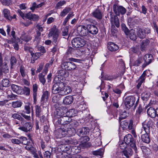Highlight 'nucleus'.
I'll return each mask as SVG.
<instances>
[{
	"mask_svg": "<svg viewBox=\"0 0 158 158\" xmlns=\"http://www.w3.org/2000/svg\"><path fill=\"white\" fill-rule=\"evenodd\" d=\"M12 117L15 119H16L22 121L23 119L19 114L15 113L12 114Z\"/></svg>",
	"mask_w": 158,
	"mask_h": 158,
	"instance_id": "46",
	"label": "nucleus"
},
{
	"mask_svg": "<svg viewBox=\"0 0 158 158\" xmlns=\"http://www.w3.org/2000/svg\"><path fill=\"white\" fill-rule=\"evenodd\" d=\"M121 27L125 34L127 35H128L129 33V30L126 27L125 25L124 24H122L121 25Z\"/></svg>",
	"mask_w": 158,
	"mask_h": 158,
	"instance_id": "56",
	"label": "nucleus"
},
{
	"mask_svg": "<svg viewBox=\"0 0 158 158\" xmlns=\"http://www.w3.org/2000/svg\"><path fill=\"white\" fill-rule=\"evenodd\" d=\"M16 58L14 56H12L10 59V68L11 69L14 68L16 63Z\"/></svg>",
	"mask_w": 158,
	"mask_h": 158,
	"instance_id": "39",
	"label": "nucleus"
},
{
	"mask_svg": "<svg viewBox=\"0 0 158 158\" xmlns=\"http://www.w3.org/2000/svg\"><path fill=\"white\" fill-rule=\"evenodd\" d=\"M119 145L120 148L123 150L128 147L127 146H128L127 144L124 142H122L121 143H120Z\"/></svg>",
	"mask_w": 158,
	"mask_h": 158,
	"instance_id": "48",
	"label": "nucleus"
},
{
	"mask_svg": "<svg viewBox=\"0 0 158 158\" xmlns=\"http://www.w3.org/2000/svg\"><path fill=\"white\" fill-rule=\"evenodd\" d=\"M68 27H66L64 29V30L62 32V35L63 36H66L68 35Z\"/></svg>",
	"mask_w": 158,
	"mask_h": 158,
	"instance_id": "59",
	"label": "nucleus"
},
{
	"mask_svg": "<svg viewBox=\"0 0 158 158\" xmlns=\"http://www.w3.org/2000/svg\"><path fill=\"white\" fill-rule=\"evenodd\" d=\"M60 158H72V156L68 154H62Z\"/></svg>",
	"mask_w": 158,
	"mask_h": 158,
	"instance_id": "64",
	"label": "nucleus"
},
{
	"mask_svg": "<svg viewBox=\"0 0 158 158\" xmlns=\"http://www.w3.org/2000/svg\"><path fill=\"white\" fill-rule=\"evenodd\" d=\"M147 113L148 115L151 118H154L155 117V110L152 107H150L147 110Z\"/></svg>",
	"mask_w": 158,
	"mask_h": 158,
	"instance_id": "31",
	"label": "nucleus"
},
{
	"mask_svg": "<svg viewBox=\"0 0 158 158\" xmlns=\"http://www.w3.org/2000/svg\"><path fill=\"white\" fill-rule=\"evenodd\" d=\"M72 91L71 88L69 86H62L61 87L60 95L64 96L70 93Z\"/></svg>",
	"mask_w": 158,
	"mask_h": 158,
	"instance_id": "13",
	"label": "nucleus"
},
{
	"mask_svg": "<svg viewBox=\"0 0 158 158\" xmlns=\"http://www.w3.org/2000/svg\"><path fill=\"white\" fill-rule=\"evenodd\" d=\"M19 139L21 141V143H22L24 145H27L28 143V141L26 137L21 136L20 137Z\"/></svg>",
	"mask_w": 158,
	"mask_h": 158,
	"instance_id": "45",
	"label": "nucleus"
},
{
	"mask_svg": "<svg viewBox=\"0 0 158 158\" xmlns=\"http://www.w3.org/2000/svg\"><path fill=\"white\" fill-rule=\"evenodd\" d=\"M69 62H64L62 63L61 67L62 69H66L69 68Z\"/></svg>",
	"mask_w": 158,
	"mask_h": 158,
	"instance_id": "52",
	"label": "nucleus"
},
{
	"mask_svg": "<svg viewBox=\"0 0 158 158\" xmlns=\"http://www.w3.org/2000/svg\"><path fill=\"white\" fill-rule=\"evenodd\" d=\"M53 59H51V60L49 61L48 63H47L45 66V68L46 69H48L50 66L53 63Z\"/></svg>",
	"mask_w": 158,
	"mask_h": 158,
	"instance_id": "62",
	"label": "nucleus"
},
{
	"mask_svg": "<svg viewBox=\"0 0 158 158\" xmlns=\"http://www.w3.org/2000/svg\"><path fill=\"white\" fill-rule=\"evenodd\" d=\"M31 114L32 115L33 113V106H31L30 103H27L25 106V112L27 114H30L31 113Z\"/></svg>",
	"mask_w": 158,
	"mask_h": 158,
	"instance_id": "24",
	"label": "nucleus"
},
{
	"mask_svg": "<svg viewBox=\"0 0 158 158\" xmlns=\"http://www.w3.org/2000/svg\"><path fill=\"white\" fill-rule=\"evenodd\" d=\"M49 93L47 91L44 92L42 95L41 102L42 103L47 102Z\"/></svg>",
	"mask_w": 158,
	"mask_h": 158,
	"instance_id": "23",
	"label": "nucleus"
},
{
	"mask_svg": "<svg viewBox=\"0 0 158 158\" xmlns=\"http://www.w3.org/2000/svg\"><path fill=\"white\" fill-rule=\"evenodd\" d=\"M68 113H69V116L73 117L77 115V111L76 110L72 109L70 110Z\"/></svg>",
	"mask_w": 158,
	"mask_h": 158,
	"instance_id": "49",
	"label": "nucleus"
},
{
	"mask_svg": "<svg viewBox=\"0 0 158 158\" xmlns=\"http://www.w3.org/2000/svg\"><path fill=\"white\" fill-rule=\"evenodd\" d=\"M129 36L130 38L132 40H135L136 39V36L135 34V31L134 30H131L130 31Z\"/></svg>",
	"mask_w": 158,
	"mask_h": 158,
	"instance_id": "36",
	"label": "nucleus"
},
{
	"mask_svg": "<svg viewBox=\"0 0 158 158\" xmlns=\"http://www.w3.org/2000/svg\"><path fill=\"white\" fill-rule=\"evenodd\" d=\"M143 131L146 133H149L150 131V127L149 124L148 123H143Z\"/></svg>",
	"mask_w": 158,
	"mask_h": 158,
	"instance_id": "40",
	"label": "nucleus"
},
{
	"mask_svg": "<svg viewBox=\"0 0 158 158\" xmlns=\"http://www.w3.org/2000/svg\"><path fill=\"white\" fill-rule=\"evenodd\" d=\"M150 32V30L148 28H145L144 29H139L137 32L138 36L141 39L144 38L147 34Z\"/></svg>",
	"mask_w": 158,
	"mask_h": 158,
	"instance_id": "10",
	"label": "nucleus"
},
{
	"mask_svg": "<svg viewBox=\"0 0 158 158\" xmlns=\"http://www.w3.org/2000/svg\"><path fill=\"white\" fill-rule=\"evenodd\" d=\"M59 78V77L58 76L55 77L54 78V81L56 83L53 85L52 90V92L54 94H59L60 95L61 87L64 86V83L61 82Z\"/></svg>",
	"mask_w": 158,
	"mask_h": 158,
	"instance_id": "2",
	"label": "nucleus"
},
{
	"mask_svg": "<svg viewBox=\"0 0 158 158\" xmlns=\"http://www.w3.org/2000/svg\"><path fill=\"white\" fill-rule=\"evenodd\" d=\"M127 117V113L125 111L121 112L119 114V120L120 121L121 120L125 119Z\"/></svg>",
	"mask_w": 158,
	"mask_h": 158,
	"instance_id": "41",
	"label": "nucleus"
},
{
	"mask_svg": "<svg viewBox=\"0 0 158 158\" xmlns=\"http://www.w3.org/2000/svg\"><path fill=\"white\" fill-rule=\"evenodd\" d=\"M149 41L148 40H146L143 41L141 44L140 49L142 51H144L148 46Z\"/></svg>",
	"mask_w": 158,
	"mask_h": 158,
	"instance_id": "28",
	"label": "nucleus"
},
{
	"mask_svg": "<svg viewBox=\"0 0 158 158\" xmlns=\"http://www.w3.org/2000/svg\"><path fill=\"white\" fill-rule=\"evenodd\" d=\"M2 3L4 5L9 6L11 4V2L10 0H0Z\"/></svg>",
	"mask_w": 158,
	"mask_h": 158,
	"instance_id": "51",
	"label": "nucleus"
},
{
	"mask_svg": "<svg viewBox=\"0 0 158 158\" xmlns=\"http://www.w3.org/2000/svg\"><path fill=\"white\" fill-rule=\"evenodd\" d=\"M113 10L116 15H119L120 13L123 15L125 14L127 10L123 7L122 6H118L114 5L113 6Z\"/></svg>",
	"mask_w": 158,
	"mask_h": 158,
	"instance_id": "7",
	"label": "nucleus"
},
{
	"mask_svg": "<svg viewBox=\"0 0 158 158\" xmlns=\"http://www.w3.org/2000/svg\"><path fill=\"white\" fill-rule=\"evenodd\" d=\"M152 55H151L146 54L143 57L145 62L142 65V68H144L152 62Z\"/></svg>",
	"mask_w": 158,
	"mask_h": 158,
	"instance_id": "15",
	"label": "nucleus"
},
{
	"mask_svg": "<svg viewBox=\"0 0 158 158\" xmlns=\"http://www.w3.org/2000/svg\"><path fill=\"white\" fill-rule=\"evenodd\" d=\"M17 96L11 93L10 95H7V98L9 99L10 100H12L15 99Z\"/></svg>",
	"mask_w": 158,
	"mask_h": 158,
	"instance_id": "55",
	"label": "nucleus"
},
{
	"mask_svg": "<svg viewBox=\"0 0 158 158\" xmlns=\"http://www.w3.org/2000/svg\"><path fill=\"white\" fill-rule=\"evenodd\" d=\"M87 29L89 33L93 35L97 34L98 31V30L97 27L92 25H87Z\"/></svg>",
	"mask_w": 158,
	"mask_h": 158,
	"instance_id": "14",
	"label": "nucleus"
},
{
	"mask_svg": "<svg viewBox=\"0 0 158 158\" xmlns=\"http://www.w3.org/2000/svg\"><path fill=\"white\" fill-rule=\"evenodd\" d=\"M118 67L119 69H125L124 62L122 59H120L119 60Z\"/></svg>",
	"mask_w": 158,
	"mask_h": 158,
	"instance_id": "43",
	"label": "nucleus"
},
{
	"mask_svg": "<svg viewBox=\"0 0 158 158\" xmlns=\"http://www.w3.org/2000/svg\"><path fill=\"white\" fill-rule=\"evenodd\" d=\"M69 69H76V68H77L75 64L73 63L69 62Z\"/></svg>",
	"mask_w": 158,
	"mask_h": 158,
	"instance_id": "57",
	"label": "nucleus"
},
{
	"mask_svg": "<svg viewBox=\"0 0 158 158\" xmlns=\"http://www.w3.org/2000/svg\"><path fill=\"white\" fill-rule=\"evenodd\" d=\"M60 33V31L54 25L51 29L48 35V37L49 38L52 36L53 42L56 44H57L58 42V39L59 35Z\"/></svg>",
	"mask_w": 158,
	"mask_h": 158,
	"instance_id": "3",
	"label": "nucleus"
},
{
	"mask_svg": "<svg viewBox=\"0 0 158 158\" xmlns=\"http://www.w3.org/2000/svg\"><path fill=\"white\" fill-rule=\"evenodd\" d=\"M2 13L4 18L6 19L9 20H11L12 19L10 11L8 9L6 8L3 9L2 11Z\"/></svg>",
	"mask_w": 158,
	"mask_h": 158,
	"instance_id": "19",
	"label": "nucleus"
},
{
	"mask_svg": "<svg viewBox=\"0 0 158 158\" xmlns=\"http://www.w3.org/2000/svg\"><path fill=\"white\" fill-rule=\"evenodd\" d=\"M60 124H62L61 128V127L64 128L63 127H65L64 128H66L69 127L70 122H71V118L68 116H64L61 117L60 118Z\"/></svg>",
	"mask_w": 158,
	"mask_h": 158,
	"instance_id": "8",
	"label": "nucleus"
},
{
	"mask_svg": "<svg viewBox=\"0 0 158 158\" xmlns=\"http://www.w3.org/2000/svg\"><path fill=\"white\" fill-rule=\"evenodd\" d=\"M146 71H144L142 75L140 77L139 81L137 85V87L138 89H139V88L142 84L144 81V77L146 75Z\"/></svg>",
	"mask_w": 158,
	"mask_h": 158,
	"instance_id": "29",
	"label": "nucleus"
},
{
	"mask_svg": "<svg viewBox=\"0 0 158 158\" xmlns=\"http://www.w3.org/2000/svg\"><path fill=\"white\" fill-rule=\"evenodd\" d=\"M92 14L93 16L98 19H100L102 18V14L100 10H96Z\"/></svg>",
	"mask_w": 158,
	"mask_h": 158,
	"instance_id": "26",
	"label": "nucleus"
},
{
	"mask_svg": "<svg viewBox=\"0 0 158 158\" xmlns=\"http://www.w3.org/2000/svg\"><path fill=\"white\" fill-rule=\"evenodd\" d=\"M124 141L127 144L128 146L130 145L135 151L136 150V145L131 135L129 134L126 135L124 138Z\"/></svg>",
	"mask_w": 158,
	"mask_h": 158,
	"instance_id": "4",
	"label": "nucleus"
},
{
	"mask_svg": "<svg viewBox=\"0 0 158 158\" xmlns=\"http://www.w3.org/2000/svg\"><path fill=\"white\" fill-rule=\"evenodd\" d=\"M81 78H77L76 79H72V81H73V85H75V87H78V86H80L82 83L81 82Z\"/></svg>",
	"mask_w": 158,
	"mask_h": 158,
	"instance_id": "33",
	"label": "nucleus"
},
{
	"mask_svg": "<svg viewBox=\"0 0 158 158\" xmlns=\"http://www.w3.org/2000/svg\"><path fill=\"white\" fill-rule=\"evenodd\" d=\"M121 126L123 129L126 128L128 126V122L126 120L120 122Z\"/></svg>",
	"mask_w": 158,
	"mask_h": 158,
	"instance_id": "47",
	"label": "nucleus"
},
{
	"mask_svg": "<svg viewBox=\"0 0 158 158\" xmlns=\"http://www.w3.org/2000/svg\"><path fill=\"white\" fill-rule=\"evenodd\" d=\"M11 142L13 143L17 144H19L21 143V141L20 140L16 139H12Z\"/></svg>",
	"mask_w": 158,
	"mask_h": 158,
	"instance_id": "60",
	"label": "nucleus"
},
{
	"mask_svg": "<svg viewBox=\"0 0 158 158\" xmlns=\"http://www.w3.org/2000/svg\"><path fill=\"white\" fill-rule=\"evenodd\" d=\"M20 39L25 42H28L31 39V37L30 36L23 33L21 36Z\"/></svg>",
	"mask_w": 158,
	"mask_h": 158,
	"instance_id": "34",
	"label": "nucleus"
},
{
	"mask_svg": "<svg viewBox=\"0 0 158 158\" xmlns=\"http://www.w3.org/2000/svg\"><path fill=\"white\" fill-rule=\"evenodd\" d=\"M12 90L15 93L18 94H23L22 89L19 86L12 84L11 86Z\"/></svg>",
	"mask_w": 158,
	"mask_h": 158,
	"instance_id": "16",
	"label": "nucleus"
},
{
	"mask_svg": "<svg viewBox=\"0 0 158 158\" xmlns=\"http://www.w3.org/2000/svg\"><path fill=\"white\" fill-rule=\"evenodd\" d=\"M9 81L7 79H5L2 81V85L3 87H7L9 86Z\"/></svg>",
	"mask_w": 158,
	"mask_h": 158,
	"instance_id": "50",
	"label": "nucleus"
},
{
	"mask_svg": "<svg viewBox=\"0 0 158 158\" xmlns=\"http://www.w3.org/2000/svg\"><path fill=\"white\" fill-rule=\"evenodd\" d=\"M71 10V9L70 7H66L61 12L60 15L62 17L64 16Z\"/></svg>",
	"mask_w": 158,
	"mask_h": 158,
	"instance_id": "35",
	"label": "nucleus"
},
{
	"mask_svg": "<svg viewBox=\"0 0 158 158\" xmlns=\"http://www.w3.org/2000/svg\"><path fill=\"white\" fill-rule=\"evenodd\" d=\"M78 124L76 120L71 121L68 127L66 128L61 127L55 131L56 137L58 138H61L65 136H71L74 135L76 132L74 128L77 127Z\"/></svg>",
	"mask_w": 158,
	"mask_h": 158,
	"instance_id": "1",
	"label": "nucleus"
},
{
	"mask_svg": "<svg viewBox=\"0 0 158 158\" xmlns=\"http://www.w3.org/2000/svg\"><path fill=\"white\" fill-rule=\"evenodd\" d=\"M110 21L112 25H115L118 27L119 26V19L116 15H115L113 13H110Z\"/></svg>",
	"mask_w": 158,
	"mask_h": 158,
	"instance_id": "11",
	"label": "nucleus"
},
{
	"mask_svg": "<svg viewBox=\"0 0 158 158\" xmlns=\"http://www.w3.org/2000/svg\"><path fill=\"white\" fill-rule=\"evenodd\" d=\"M8 100L6 99L2 101H0V106H3L5 105L9 106V104L8 103Z\"/></svg>",
	"mask_w": 158,
	"mask_h": 158,
	"instance_id": "58",
	"label": "nucleus"
},
{
	"mask_svg": "<svg viewBox=\"0 0 158 158\" xmlns=\"http://www.w3.org/2000/svg\"><path fill=\"white\" fill-rule=\"evenodd\" d=\"M123 152L124 156L127 157H129L132 156L133 154L132 150L129 147L123 150Z\"/></svg>",
	"mask_w": 158,
	"mask_h": 158,
	"instance_id": "22",
	"label": "nucleus"
},
{
	"mask_svg": "<svg viewBox=\"0 0 158 158\" xmlns=\"http://www.w3.org/2000/svg\"><path fill=\"white\" fill-rule=\"evenodd\" d=\"M89 129L87 127H83L78 129L77 130V133L79 135H86L89 133Z\"/></svg>",
	"mask_w": 158,
	"mask_h": 158,
	"instance_id": "21",
	"label": "nucleus"
},
{
	"mask_svg": "<svg viewBox=\"0 0 158 158\" xmlns=\"http://www.w3.org/2000/svg\"><path fill=\"white\" fill-rule=\"evenodd\" d=\"M21 123L23 126L20 127L19 129L25 132H27L30 131L32 129V125L31 123H25L24 124H23V122Z\"/></svg>",
	"mask_w": 158,
	"mask_h": 158,
	"instance_id": "12",
	"label": "nucleus"
},
{
	"mask_svg": "<svg viewBox=\"0 0 158 158\" xmlns=\"http://www.w3.org/2000/svg\"><path fill=\"white\" fill-rule=\"evenodd\" d=\"M22 104V102L20 101H17L13 102L12 103V106L14 108H16L21 107Z\"/></svg>",
	"mask_w": 158,
	"mask_h": 158,
	"instance_id": "38",
	"label": "nucleus"
},
{
	"mask_svg": "<svg viewBox=\"0 0 158 158\" xmlns=\"http://www.w3.org/2000/svg\"><path fill=\"white\" fill-rule=\"evenodd\" d=\"M150 93L149 91H147L142 93L141 95L142 99L145 101L148 100L150 97Z\"/></svg>",
	"mask_w": 158,
	"mask_h": 158,
	"instance_id": "27",
	"label": "nucleus"
},
{
	"mask_svg": "<svg viewBox=\"0 0 158 158\" xmlns=\"http://www.w3.org/2000/svg\"><path fill=\"white\" fill-rule=\"evenodd\" d=\"M136 97L133 96H129L126 98L124 101L125 105L127 108L129 109L134 104Z\"/></svg>",
	"mask_w": 158,
	"mask_h": 158,
	"instance_id": "6",
	"label": "nucleus"
},
{
	"mask_svg": "<svg viewBox=\"0 0 158 158\" xmlns=\"http://www.w3.org/2000/svg\"><path fill=\"white\" fill-rule=\"evenodd\" d=\"M66 4V2L64 1H60L58 2L56 5V8L57 9H59L60 8Z\"/></svg>",
	"mask_w": 158,
	"mask_h": 158,
	"instance_id": "53",
	"label": "nucleus"
},
{
	"mask_svg": "<svg viewBox=\"0 0 158 158\" xmlns=\"http://www.w3.org/2000/svg\"><path fill=\"white\" fill-rule=\"evenodd\" d=\"M148 133L144 134L141 136L142 140L144 142L148 143L150 142V139L148 135Z\"/></svg>",
	"mask_w": 158,
	"mask_h": 158,
	"instance_id": "32",
	"label": "nucleus"
},
{
	"mask_svg": "<svg viewBox=\"0 0 158 158\" xmlns=\"http://www.w3.org/2000/svg\"><path fill=\"white\" fill-rule=\"evenodd\" d=\"M41 109L40 107L38 106H35V113L37 117H39L40 115Z\"/></svg>",
	"mask_w": 158,
	"mask_h": 158,
	"instance_id": "42",
	"label": "nucleus"
},
{
	"mask_svg": "<svg viewBox=\"0 0 158 158\" xmlns=\"http://www.w3.org/2000/svg\"><path fill=\"white\" fill-rule=\"evenodd\" d=\"M71 43L73 46L76 48L82 47L85 44V40L80 37L74 38L72 40Z\"/></svg>",
	"mask_w": 158,
	"mask_h": 158,
	"instance_id": "5",
	"label": "nucleus"
},
{
	"mask_svg": "<svg viewBox=\"0 0 158 158\" xmlns=\"http://www.w3.org/2000/svg\"><path fill=\"white\" fill-rule=\"evenodd\" d=\"M70 149V146L69 145H65L63 146L62 147V149L63 151L67 152L69 151Z\"/></svg>",
	"mask_w": 158,
	"mask_h": 158,
	"instance_id": "61",
	"label": "nucleus"
},
{
	"mask_svg": "<svg viewBox=\"0 0 158 158\" xmlns=\"http://www.w3.org/2000/svg\"><path fill=\"white\" fill-rule=\"evenodd\" d=\"M108 49L111 51H115L118 48V46L113 43H110L108 44Z\"/></svg>",
	"mask_w": 158,
	"mask_h": 158,
	"instance_id": "25",
	"label": "nucleus"
},
{
	"mask_svg": "<svg viewBox=\"0 0 158 158\" xmlns=\"http://www.w3.org/2000/svg\"><path fill=\"white\" fill-rule=\"evenodd\" d=\"M74 15L73 14V13L69 14L64 19L63 22V24L65 26L69 20L72 18Z\"/></svg>",
	"mask_w": 158,
	"mask_h": 158,
	"instance_id": "37",
	"label": "nucleus"
},
{
	"mask_svg": "<svg viewBox=\"0 0 158 158\" xmlns=\"http://www.w3.org/2000/svg\"><path fill=\"white\" fill-rule=\"evenodd\" d=\"M17 12L19 14V15L23 19L27 18L30 20H31V18L32 17V14L31 13V12H30L24 14L20 10H18Z\"/></svg>",
	"mask_w": 158,
	"mask_h": 158,
	"instance_id": "17",
	"label": "nucleus"
},
{
	"mask_svg": "<svg viewBox=\"0 0 158 158\" xmlns=\"http://www.w3.org/2000/svg\"><path fill=\"white\" fill-rule=\"evenodd\" d=\"M44 5L45 3L44 2H42L38 5H37L36 3L34 2L33 3L32 6L30 7V9L32 11H34L35 9L41 7Z\"/></svg>",
	"mask_w": 158,
	"mask_h": 158,
	"instance_id": "30",
	"label": "nucleus"
},
{
	"mask_svg": "<svg viewBox=\"0 0 158 158\" xmlns=\"http://www.w3.org/2000/svg\"><path fill=\"white\" fill-rule=\"evenodd\" d=\"M77 31L78 34L81 36H85L88 34L87 27H86L83 25H80L77 28Z\"/></svg>",
	"mask_w": 158,
	"mask_h": 158,
	"instance_id": "9",
	"label": "nucleus"
},
{
	"mask_svg": "<svg viewBox=\"0 0 158 158\" xmlns=\"http://www.w3.org/2000/svg\"><path fill=\"white\" fill-rule=\"evenodd\" d=\"M23 94H24L26 95H28L30 94V89L26 87H24L23 89Z\"/></svg>",
	"mask_w": 158,
	"mask_h": 158,
	"instance_id": "44",
	"label": "nucleus"
},
{
	"mask_svg": "<svg viewBox=\"0 0 158 158\" xmlns=\"http://www.w3.org/2000/svg\"><path fill=\"white\" fill-rule=\"evenodd\" d=\"M59 47L57 46L56 45L52 49L51 52L54 54L56 52L59 51Z\"/></svg>",
	"mask_w": 158,
	"mask_h": 158,
	"instance_id": "63",
	"label": "nucleus"
},
{
	"mask_svg": "<svg viewBox=\"0 0 158 158\" xmlns=\"http://www.w3.org/2000/svg\"><path fill=\"white\" fill-rule=\"evenodd\" d=\"M47 72V70H45L42 73H40L39 75V80L43 85L45 84L46 82V79L44 78V76Z\"/></svg>",
	"mask_w": 158,
	"mask_h": 158,
	"instance_id": "20",
	"label": "nucleus"
},
{
	"mask_svg": "<svg viewBox=\"0 0 158 158\" xmlns=\"http://www.w3.org/2000/svg\"><path fill=\"white\" fill-rule=\"evenodd\" d=\"M43 154L45 158H52L51 153L48 151H45Z\"/></svg>",
	"mask_w": 158,
	"mask_h": 158,
	"instance_id": "54",
	"label": "nucleus"
},
{
	"mask_svg": "<svg viewBox=\"0 0 158 158\" xmlns=\"http://www.w3.org/2000/svg\"><path fill=\"white\" fill-rule=\"evenodd\" d=\"M73 101V98L72 96L69 95L65 97L63 99V103L66 105L71 104Z\"/></svg>",
	"mask_w": 158,
	"mask_h": 158,
	"instance_id": "18",
	"label": "nucleus"
}]
</instances>
